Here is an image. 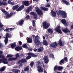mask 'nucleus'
<instances>
[{
	"label": "nucleus",
	"mask_w": 73,
	"mask_h": 73,
	"mask_svg": "<svg viewBox=\"0 0 73 73\" xmlns=\"http://www.w3.org/2000/svg\"><path fill=\"white\" fill-rule=\"evenodd\" d=\"M31 9H32L31 7H29L26 10V12H27V13H29V12L31 11Z\"/></svg>",
	"instance_id": "22"
},
{
	"label": "nucleus",
	"mask_w": 73,
	"mask_h": 73,
	"mask_svg": "<svg viewBox=\"0 0 73 73\" xmlns=\"http://www.w3.org/2000/svg\"><path fill=\"white\" fill-rule=\"evenodd\" d=\"M64 63H65V62H67L68 61V59L67 57H64Z\"/></svg>",
	"instance_id": "37"
},
{
	"label": "nucleus",
	"mask_w": 73,
	"mask_h": 73,
	"mask_svg": "<svg viewBox=\"0 0 73 73\" xmlns=\"http://www.w3.org/2000/svg\"><path fill=\"white\" fill-rule=\"evenodd\" d=\"M23 5H22L21 6L19 7L17 9L16 11H20L23 9L24 8V5L25 6L27 7L29 6L30 5V3H29V1H23L22 3Z\"/></svg>",
	"instance_id": "1"
},
{
	"label": "nucleus",
	"mask_w": 73,
	"mask_h": 73,
	"mask_svg": "<svg viewBox=\"0 0 73 73\" xmlns=\"http://www.w3.org/2000/svg\"><path fill=\"white\" fill-rule=\"evenodd\" d=\"M9 28H7L4 30V31L7 32H9Z\"/></svg>",
	"instance_id": "54"
},
{
	"label": "nucleus",
	"mask_w": 73,
	"mask_h": 73,
	"mask_svg": "<svg viewBox=\"0 0 73 73\" xmlns=\"http://www.w3.org/2000/svg\"><path fill=\"white\" fill-rule=\"evenodd\" d=\"M5 66L3 67L1 69H0L1 72H3L4 70H5Z\"/></svg>",
	"instance_id": "46"
},
{
	"label": "nucleus",
	"mask_w": 73,
	"mask_h": 73,
	"mask_svg": "<svg viewBox=\"0 0 73 73\" xmlns=\"http://www.w3.org/2000/svg\"><path fill=\"white\" fill-rule=\"evenodd\" d=\"M19 45H22V43L21 41H19Z\"/></svg>",
	"instance_id": "61"
},
{
	"label": "nucleus",
	"mask_w": 73,
	"mask_h": 73,
	"mask_svg": "<svg viewBox=\"0 0 73 73\" xmlns=\"http://www.w3.org/2000/svg\"><path fill=\"white\" fill-rule=\"evenodd\" d=\"M64 3L66 5H70V3L69 2H68V1H66V0H64Z\"/></svg>",
	"instance_id": "28"
},
{
	"label": "nucleus",
	"mask_w": 73,
	"mask_h": 73,
	"mask_svg": "<svg viewBox=\"0 0 73 73\" xmlns=\"http://www.w3.org/2000/svg\"><path fill=\"white\" fill-rule=\"evenodd\" d=\"M3 45H2V44L0 43V48H2L3 47Z\"/></svg>",
	"instance_id": "63"
},
{
	"label": "nucleus",
	"mask_w": 73,
	"mask_h": 73,
	"mask_svg": "<svg viewBox=\"0 0 73 73\" xmlns=\"http://www.w3.org/2000/svg\"><path fill=\"white\" fill-rule=\"evenodd\" d=\"M67 17V13L65 12V11H64V18H66Z\"/></svg>",
	"instance_id": "49"
},
{
	"label": "nucleus",
	"mask_w": 73,
	"mask_h": 73,
	"mask_svg": "<svg viewBox=\"0 0 73 73\" xmlns=\"http://www.w3.org/2000/svg\"><path fill=\"white\" fill-rule=\"evenodd\" d=\"M8 5V3L7 2H2V5L5 6Z\"/></svg>",
	"instance_id": "40"
},
{
	"label": "nucleus",
	"mask_w": 73,
	"mask_h": 73,
	"mask_svg": "<svg viewBox=\"0 0 73 73\" xmlns=\"http://www.w3.org/2000/svg\"><path fill=\"white\" fill-rule=\"evenodd\" d=\"M45 36L46 37V38H48V37L49 36V35H47L46 34H45Z\"/></svg>",
	"instance_id": "60"
},
{
	"label": "nucleus",
	"mask_w": 73,
	"mask_h": 73,
	"mask_svg": "<svg viewBox=\"0 0 73 73\" xmlns=\"http://www.w3.org/2000/svg\"><path fill=\"white\" fill-rule=\"evenodd\" d=\"M15 49L17 51H19L22 49V47L21 46L17 47L15 48Z\"/></svg>",
	"instance_id": "14"
},
{
	"label": "nucleus",
	"mask_w": 73,
	"mask_h": 73,
	"mask_svg": "<svg viewBox=\"0 0 73 73\" xmlns=\"http://www.w3.org/2000/svg\"><path fill=\"white\" fill-rule=\"evenodd\" d=\"M15 56L16 57L14 58V59H15V60H17V58H19V57H20V55H19V53H17L16 54Z\"/></svg>",
	"instance_id": "24"
},
{
	"label": "nucleus",
	"mask_w": 73,
	"mask_h": 73,
	"mask_svg": "<svg viewBox=\"0 0 73 73\" xmlns=\"http://www.w3.org/2000/svg\"><path fill=\"white\" fill-rule=\"evenodd\" d=\"M31 15H32V16H33L34 17V19H36L37 17V15L35 12H31L30 13Z\"/></svg>",
	"instance_id": "8"
},
{
	"label": "nucleus",
	"mask_w": 73,
	"mask_h": 73,
	"mask_svg": "<svg viewBox=\"0 0 73 73\" xmlns=\"http://www.w3.org/2000/svg\"><path fill=\"white\" fill-rule=\"evenodd\" d=\"M11 71L15 73H18L19 72H20V70H17V69H13Z\"/></svg>",
	"instance_id": "18"
},
{
	"label": "nucleus",
	"mask_w": 73,
	"mask_h": 73,
	"mask_svg": "<svg viewBox=\"0 0 73 73\" xmlns=\"http://www.w3.org/2000/svg\"><path fill=\"white\" fill-rule=\"evenodd\" d=\"M63 68V67H61V66H58V67L57 70H62Z\"/></svg>",
	"instance_id": "32"
},
{
	"label": "nucleus",
	"mask_w": 73,
	"mask_h": 73,
	"mask_svg": "<svg viewBox=\"0 0 73 73\" xmlns=\"http://www.w3.org/2000/svg\"><path fill=\"white\" fill-rule=\"evenodd\" d=\"M61 26H58L57 27L55 28V30L56 32H58L60 34H62V31H61Z\"/></svg>",
	"instance_id": "6"
},
{
	"label": "nucleus",
	"mask_w": 73,
	"mask_h": 73,
	"mask_svg": "<svg viewBox=\"0 0 73 73\" xmlns=\"http://www.w3.org/2000/svg\"><path fill=\"white\" fill-rule=\"evenodd\" d=\"M43 44L44 45H48V42H47V41H46V40H44L43 41Z\"/></svg>",
	"instance_id": "25"
},
{
	"label": "nucleus",
	"mask_w": 73,
	"mask_h": 73,
	"mask_svg": "<svg viewBox=\"0 0 73 73\" xmlns=\"http://www.w3.org/2000/svg\"><path fill=\"white\" fill-rule=\"evenodd\" d=\"M56 12L58 16L60 15L61 17L64 18V11L59 10V11L56 10Z\"/></svg>",
	"instance_id": "3"
},
{
	"label": "nucleus",
	"mask_w": 73,
	"mask_h": 73,
	"mask_svg": "<svg viewBox=\"0 0 73 73\" xmlns=\"http://www.w3.org/2000/svg\"><path fill=\"white\" fill-rule=\"evenodd\" d=\"M58 68V66H57L56 65L55 66L54 68V71H56V70Z\"/></svg>",
	"instance_id": "43"
},
{
	"label": "nucleus",
	"mask_w": 73,
	"mask_h": 73,
	"mask_svg": "<svg viewBox=\"0 0 73 73\" xmlns=\"http://www.w3.org/2000/svg\"><path fill=\"white\" fill-rule=\"evenodd\" d=\"M8 61H14L15 60L14 58H10L8 59Z\"/></svg>",
	"instance_id": "36"
},
{
	"label": "nucleus",
	"mask_w": 73,
	"mask_h": 73,
	"mask_svg": "<svg viewBox=\"0 0 73 73\" xmlns=\"http://www.w3.org/2000/svg\"><path fill=\"white\" fill-rule=\"evenodd\" d=\"M33 65H34V62L32 61L30 63V66L31 67H33Z\"/></svg>",
	"instance_id": "44"
},
{
	"label": "nucleus",
	"mask_w": 73,
	"mask_h": 73,
	"mask_svg": "<svg viewBox=\"0 0 73 73\" xmlns=\"http://www.w3.org/2000/svg\"><path fill=\"white\" fill-rule=\"evenodd\" d=\"M32 57L30 55H29L27 56L26 57V59L27 60H29L30 58H31Z\"/></svg>",
	"instance_id": "47"
},
{
	"label": "nucleus",
	"mask_w": 73,
	"mask_h": 73,
	"mask_svg": "<svg viewBox=\"0 0 73 73\" xmlns=\"http://www.w3.org/2000/svg\"><path fill=\"white\" fill-rule=\"evenodd\" d=\"M35 9L36 11V12L37 14L39 16H42L43 15V13H42V11L41 10H40L39 8H38L37 7H35Z\"/></svg>",
	"instance_id": "4"
},
{
	"label": "nucleus",
	"mask_w": 73,
	"mask_h": 73,
	"mask_svg": "<svg viewBox=\"0 0 73 73\" xmlns=\"http://www.w3.org/2000/svg\"><path fill=\"white\" fill-rule=\"evenodd\" d=\"M27 42L28 43H32V39L30 38H29L27 40Z\"/></svg>",
	"instance_id": "20"
},
{
	"label": "nucleus",
	"mask_w": 73,
	"mask_h": 73,
	"mask_svg": "<svg viewBox=\"0 0 73 73\" xmlns=\"http://www.w3.org/2000/svg\"><path fill=\"white\" fill-rule=\"evenodd\" d=\"M16 44L15 43H13L12 44H11V47L12 49L15 48L16 47Z\"/></svg>",
	"instance_id": "15"
},
{
	"label": "nucleus",
	"mask_w": 73,
	"mask_h": 73,
	"mask_svg": "<svg viewBox=\"0 0 73 73\" xmlns=\"http://www.w3.org/2000/svg\"><path fill=\"white\" fill-rule=\"evenodd\" d=\"M60 22L63 24H64V19H62L60 20Z\"/></svg>",
	"instance_id": "52"
},
{
	"label": "nucleus",
	"mask_w": 73,
	"mask_h": 73,
	"mask_svg": "<svg viewBox=\"0 0 73 73\" xmlns=\"http://www.w3.org/2000/svg\"><path fill=\"white\" fill-rule=\"evenodd\" d=\"M29 66H27L25 68L24 70L25 72H27V71H28V70H29Z\"/></svg>",
	"instance_id": "31"
},
{
	"label": "nucleus",
	"mask_w": 73,
	"mask_h": 73,
	"mask_svg": "<svg viewBox=\"0 0 73 73\" xmlns=\"http://www.w3.org/2000/svg\"><path fill=\"white\" fill-rule=\"evenodd\" d=\"M23 47L24 48H25L26 49H27L28 48V46L26 44H23Z\"/></svg>",
	"instance_id": "41"
},
{
	"label": "nucleus",
	"mask_w": 73,
	"mask_h": 73,
	"mask_svg": "<svg viewBox=\"0 0 73 73\" xmlns=\"http://www.w3.org/2000/svg\"><path fill=\"white\" fill-rule=\"evenodd\" d=\"M70 28L72 29H73V25H72L70 26Z\"/></svg>",
	"instance_id": "64"
},
{
	"label": "nucleus",
	"mask_w": 73,
	"mask_h": 73,
	"mask_svg": "<svg viewBox=\"0 0 73 73\" xmlns=\"http://www.w3.org/2000/svg\"><path fill=\"white\" fill-rule=\"evenodd\" d=\"M8 3L10 4H11V5H14L15 3L13 2H12L11 1H9L8 2Z\"/></svg>",
	"instance_id": "38"
},
{
	"label": "nucleus",
	"mask_w": 73,
	"mask_h": 73,
	"mask_svg": "<svg viewBox=\"0 0 73 73\" xmlns=\"http://www.w3.org/2000/svg\"><path fill=\"white\" fill-rule=\"evenodd\" d=\"M9 15L10 16V17L11 16H13V13H11L9 14Z\"/></svg>",
	"instance_id": "62"
},
{
	"label": "nucleus",
	"mask_w": 73,
	"mask_h": 73,
	"mask_svg": "<svg viewBox=\"0 0 73 73\" xmlns=\"http://www.w3.org/2000/svg\"><path fill=\"white\" fill-rule=\"evenodd\" d=\"M27 60L25 59H21V64H23V63H24L26 62Z\"/></svg>",
	"instance_id": "29"
},
{
	"label": "nucleus",
	"mask_w": 73,
	"mask_h": 73,
	"mask_svg": "<svg viewBox=\"0 0 73 73\" xmlns=\"http://www.w3.org/2000/svg\"><path fill=\"white\" fill-rule=\"evenodd\" d=\"M41 64V63L40 62V61H38L37 62V65H40Z\"/></svg>",
	"instance_id": "58"
},
{
	"label": "nucleus",
	"mask_w": 73,
	"mask_h": 73,
	"mask_svg": "<svg viewBox=\"0 0 73 73\" xmlns=\"http://www.w3.org/2000/svg\"><path fill=\"white\" fill-rule=\"evenodd\" d=\"M18 23L19 25H22L24 24V20L23 19L19 21H18Z\"/></svg>",
	"instance_id": "17"
},
{
	"label": "nucleus",
	"mask_w": 73,
	"mask_h": 73,
	"mask_svg": "<svg viewBox=\"0 0 73 73\" xmlns=\"http://www.w3.org/2000/svg\"><path fill=\"white\" fill-rule=\"evenodd\" d=\"M50 4H49V3H48L46 5L45 7L49 8V7H50Z\"/></svg>",
	"instance_id": "50"
},
{
	"label": "nucleus",
	"mask_w": 73,
	"mask_h": 73,
	"mask_svg": "<svg viewBox=\"0 0 73 73\" xmlns=\"http://www.w3.org/2000/svg\"><path fill=\"white\" fill-rule=\"evenodd\" d=\"M52 16L53 17H56V13L55 11H53L52 13Z\"/></svg>",
	"instance_id": "27"
},
{
	"label": "nucleus",
	"mask_w": 73,
	"mask_h": 73,
	"mask_svg": "<svg viewBox=\"0 0 73 73\" xmlns=\"http://www.w3.org/2000/svg\"><path fill=\"white\" fill-rule=\"evenodd\" d=\"M44 50V48L42 47H40L38 49V52H42Z\"/></svg>",
	"instance_id": "16"
},
{
	"label": "nucleus",
	"mask_w": 73,
	"mask_h": 73,
	"mask_svg": "<svg viewBox=\"0 0 73 73\" xmlns=\"http://www.w3.org/2000/svg\"><path fill=\"white\" fill-rule=\"evenodd\" d=\"M19 6L18 5H16L15 6H14L13 8V10H16L17 8H19Z\"/></svg>",
	"instance_id": "26"
},
{
	"label": "nucleus",
	"mask_w": 73,
	"mask_h": 73,
	"mask_svg": "<svg viewBox=\"0 0 73 73\" xmlns=\"http://www.w3.org/2000/svg\"><path fill=\"white\" fill-rule=\"evenodd\" d=\"M50 58H54V55L53 54H51L49 56Z\"/></svg>",
	"instance_id": "33"
},
{
	"label": "nucleus",
	"mask_w": 73,
	"mask_h": 73,
	"mask_svg": "<svg viewBox=\"0 0 73 73\" xmlns=\"http://www.w3.org/2000/svg\"><path fill=\"white\" fill-rule=\"evenodd\" d=\"M1 11L2 12H3V13H4L5 14V13H6L7 11H6L5 9H1Z\"/></svg>",
	"instance_id": "45"
},
{
	"label": "nucleus",
	"mask_w": 73,
	"mask_h": 73,
	"mask_svg": "<svg viewBox=\"0 0 73 73\" xmlns=\"http://www.w3.org/2000/svg\"><path fill=\"white\" fill-rule=\"evenodd\" d=\"M38 71L39 72H40V73L43 72V69H42L41 66H38Z\"/></svg>",
	"instance_id": "11"
},
{
	"label": "nucleus",
	"mask_w": 73,
	"mask_h": 73,
	"mask_svg": "<svg viewBox=\"0 0 73 73\" xmlns=\"http://www.w3.org/2000/svg\"><path fill=\"white\" fill-rule=\"evenodd\" d=\"M2 62L4 64H8V62L7 60V59L6 58H5L2 59Z\"/></svg>",
	"instance_id": "12"
},
{
	"label": "nucleus",
	"mask_w": 73,
	"mask_h": 73,
	"mask_svg": "<svg viewBox=\"0 0 73 73\" xmlns=\"http://www.w3.org/2000/svg\"><path fill=\"white\" fill-rule=\"evenodd\" d=\"M64 62V59H62L60 62L59 64L61 65V64H62Z\"/></svg>",
	"instance_id": "48"
},
{
	"label": "nucleus",
	"mask_w": 73,
	"mask_h": 73,
	"mask_svg": "<svg viewBox=\"0 0 73 73\" xmlns=\"http://www.w3.org/2000/svg\"><path fill=\"white\" fill-rule=\"evenodd\" d=\"M47 31L48 33H50L51 34H52L53 32V30L51 29H47Z\"/></svg>",
	"instance_id": "19"
},
{
	"label": "nucleus",
	"mask_w": 73,
	"mask_h": 73,
	"mask_svg": "<svg viewBox=\"0 0 73 73\" xmlns=\"http://www.w3.org/2000/svg\"><path fill=\"white\" fill-rule=\"evenodd\" d=\"M3 56V52L0 51V58H1Z\"/></svg>",
	"instance_id": "51"
},
{
	"label": "nucleus",
	"mask_w": 73,
	"mask_h": 73,
	"mask_svg": "<svg viewBox=\"0 0 73 73\" xmlns=\"http://www.w3.org/2000/svg\"><path fill=\"white\" fill-rule=\"evenodd\" d=\"M32 37L34 40V42L36 46H41V43L40 41L39 40V36L36 35L35 36V35H33Z\"/></svg>",
	"instance_id": "2"
},
{
	"label": "nucleus",
	"mask_w": 73,
	"mask_h": 73,
	"mask_svg": "<svg viewBox=\"0 0 73 73\" xmlns=\"http://www.w3.org/2000/svg\"><path fill=\"white\" fill-rule=\"evenodd\" d=\"M3 25H2V23H1L0 22V28H3Z\"/></svg>",
	"instance_id": "55"
},
{
	"label": "nucleus",
	"mask_w": 73,
	"mask_h": 73,
	"mask_svg": "<svg viewBox=\"0 0 73 73\" xmlns=\"http://www.w3.org/2000/svg\"><path fill=\"white\" fill-rule=\"evenodd\" d=\"M25 17L27 19H30L29 15H27Z\"/></svg>",
	"instance_id": "56"
},
{
	"label": "nucleus",
	"mask_w": 73,
	"mask_h": 73,
	"mask_svg": "<svg viewBox=\"0 0 73 73\" xmlns=\"http://www.w3.org/2000/svg\"><path fill=\"white\" fill-rule=\"evenodd\" d=\"M44 60L46 64H48L49 61V60L48 59V57L47 56L44 57Z\"/></svg>",
	"instance_id": "7"
},
{
	"label": "nucleus",
	"mask_w": 73,
	"mask_h": 73,
	"mask_svg": "<svg viewBox=\"0 0 73 73\" xmlns=\"http://www.w3.org/2000/svg\"><path fill=\"white\" fill-rule=\"evenodd\" d=\"M50 26V24L49 23H47V21H45L43 24V27L44 29H48Z\"/></svg>",
	"instance_id": "5"
},
{
	"label": "nucleus",
	"mask_w": 73,
	"mask_h": 73,
	"mask_svg": "<svg viewBox=\"0 0 73 73\" xmlns=\"http://www.w3.org/2000/svg\"><path fill=\"white\" fill-rule=\"evenodd\" d=\"M64 26H65L66 28L68 27V23L66 22V20H65V19H64Z\"/></svg>",
	"instance_id": "21"
},
{
	"label": "nucleus",
	"mask_w": 73,
	"mask_h": 73,
	"mask_svg": "<svg viewBox=\"0 0 73 73\" xmlns=\"http://www.w3.org/2000/svg\"><path fill=\"white\" fill-rule=\"evenodd\" d=\"M20 35L21 37H23V34H22L21 33H20Z\"/></svg>",
	"instance_id": "59"
},
{
	"label": "nucleus",
	"mask_w": 73,
	"mask_h": 73,
	"mask_svg": "<svg viewBox=\"0 0 73 73\" xmlns=\"http://www.w3.org/2000/svg\"><path fill=\"white\" fill-rule=\"evenodd\" d=\"M28 56H30L33 57H37V55H35L33 53L29 52L28 53Z\"/></svg>",
	"instance_id": "9"
},
{
	"label": "nucleus",
	"mask_w": 73,
	"mask_h": 73,
	"mask_svg": "<svg viewBox=\"0 0 73 73\" xmlns=\"http://www.w3.org/2000/svg\"><path fill=\"white\" fill-rule=\"evenodd\" d=\"M33 28H34L30 26L29 27V29H30V30H31V29H33Z\"/></svg>",
	"instance_id": "57"
},
{
	"label": "nucleus",
	"mask_w": 73,
	"mask_h": 73,
	"mask_svg": "<svg viewBox=\"0 0 73 73\" xmlns=\"http://www.w3.org/2000/svg\"><path fill=\"white\" fill-rule=\"evenodd\" d=\"M68 32V30L67 29H64V32L65 33H67V32Z\"/></svg>",
	"instance_id": "53"
},
{
	"label": "nucleus",
	"mask_w": 73,
	"mask_h": 73,
	"mask_svg": "<svg viewBox=\"0 0 73 73\" xmlns=\"http://www.w3.org/2000/svg\"><path fill=\"white\" fill-rule=\"evenodd\" d=\"M32 24L33 27H35V25H36V23H35V20H33L32 21Z\"/></svg>",
	"instance_id": "39"
},
{
	"label": "nucleus",
	"mask_w": 73,
	"mask_h": 73,
	"mask_svg": "<svg viewBox=\"0 0 73 73\" xmlns=\"http://www.w3.org/2000/svg\"><path fill=\"white\" fill-rule=\"evenodd\" d=\"M58 44L60 45V46H62L63 44V43H62V40H61V39H60L58 41Z\"/></svg>",
	"instance_id": "23"
},
{
	"label": "nucleus",
	"mask_w": 73,
	"mask_h": 73,
	"mask_svg": "<svg viewBox=\"0 0 73 73\" xmlns=\"http://www.w3.org/2000/svg\"><path fill=\"white\" fill-rule=\"evenodd\" d=\"M4 42L5 45H7L8 42V39H5L4 40Z\"/></svg>",
	"instance_id": "34"
},
{
	"label": "nucleus",
	"mask_w": 73,
	"mask_h": 73,
	"mask_svg": "<svg viewBox=\"0 0 73 73\" xmlns=\"http://www.w3.org/2000/svg\"><path fill=\"white\" fill-rule=\"evenodd\" d=\"M13 56V55H12L11 54H9L6 56V57L7 58H9L10 57H12Z\"/></svg>",
	"instance_id": "42"
},
{
	"label": "nucleus",
	"mask_w": 73,
	"mask_h": 73,
	"mask_svg": "<svg viewBox=\"0 0 73 73\" xmlns=\"http://www.w3.org/2000/svg\"><path fill=\"white\" fill-rule=\"evenodd\" d=\"M5 14V16H6V18H7V19H8V18H9V17H10L9 14L7 12Z\"/></svg>",
	"instance_id": "30"
},
{
	"label": "nucleus",
	"mask_w": 73,
	"mask_h": 73,
	"mask_svg": "<svg viewBox=\"0 0 73 73\" xmlns=\"http://www.w3.org/2000/svg\"><path fill=\"white\" fill-rule=\"evenodd\" d=\"M50 46L51 47H52V48H56L57 47V43L56 42H54L52 44H51Z\"/></svg>",
	"instance_id": "10"
},
{
	"label": "nucleus",
	"mask_w": 73,
	"mask_h": 73,
	"mask_svg": "<svg viewBox=\"0 0 73 73\" xmlns=\"http://www.w3.org/2000/svg\"><path fill=\"white\" fill-rule=\"evenodd\" d=\"M41 8L42 10L43 11H47L48 10V8L47 7H41Z\"/></svg>",
	"instance_id": "13"
},
{
	"label": "nucleus",
	"mask_w": 73,
	"mask_h": 73,
	"mask_svg": "<svg viewBox=\"0 0 73 73\" xmlns=\"http://www.w3.org/2000/svg\"><path fill=\"white\" fill-rule=\"evenodd\" d=\"M6 36H7V38L8 37L9 38L11 37V35L9 34V33H7L6 34Z\"/></svg>",
	"instance_id": "35"
}]
</instances>
